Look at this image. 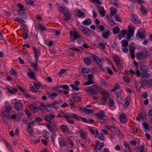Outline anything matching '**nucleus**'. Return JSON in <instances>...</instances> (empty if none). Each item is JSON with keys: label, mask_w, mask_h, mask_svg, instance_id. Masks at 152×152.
<instances>
[{"label": "nucleus", "mask_w": 152, "mask_h": 152, "mask_svg": "<svg viewBox=\"0 0 152 152\" xmlns=\"http://www.w3.org/2000/svg\"><path fill=\"white\" fill-rule=\"evenodd\" d=\"M99 88L96 86L94 85L91 88H86L84 89L85 91L89 94H95L99 93L98 90Z\"/></svg>", "instance_id": "obj_1"}, {"label": "nucleus", "mask_w": 152, "mask_h": 152, "mask_svg": "<svg viewBox=\"0 0 152 152\" xmlns=\"http://www.w3.org/2000/svg\"><path fill=\"white\" fill-rule=\"evenodd\" d=\"M148 56V52L146 50H142L136 54L137 57L140 60L147 58Z\"/></svg>", "instance_id": "obj_2"}, {"label": "nucleus", "mask_w": 152, "mask_h": 152, "mask_svg": "<svg viewBox=\"0 0 152 152\" xmlns=\"http://www.w3.org/2000/svg\"><path fill=\"white\" fill-rule=\"evenodd\" d=\"M78 28L84 35H89L91 34V32L89 29L84 26L79 25Z\"/></svg>", "instance_id": "obj_3"}, {"label": "nucleus", "mask_w": 152, "mask_h": 152, "mask_svg": "<svg viewBox=\"0 0 152 152\" xmlns=\"http://www.w3.org/2000/svg\"><path fill=\"white\" fill-rule=\"evenodd\" d=\"M135 27L133 26L130 27L127 32V39L129 41H130L131 38L133 37L134 35V30Z\"/></svg>", "instance_id": "obj_4"}, {"label": "nucleus", "mask_w": 152, "mask_h": 152, "mask_svg": "<svg viewBox=\"0 0 152 152\" xmlns=\"http://www.w3.org/2000/svg\"><path fill=\"white\" fill-rule=\"evenodd\" d=\"M91 57H92L94 60L95 61L96 63L102 69L103 66H102L103 63L101 60L98 58L97 56L95 55L92 54L91 55Z\"/></svg>", "instance_id": "obj_5"}, {"label": "nucleus", "mask_w": 152, "mask_h": 152, "mask_svg": "<svg viewBox=\"0 0 152 152\" xmlns=\"http://www.w3.org/2000/svg\"><path fill=\"white\" fill-rule=\"evenodd\" d=\"M64 116L65 118L67 119L68 121L70 119V118H74L77 120H80L78 118V115H77L74 113L71 114H65L64 115Z\"/></svg>", "instance_id": "obj_6"}, {"label": "nucleus", "mask_w": 152, "mask_h": 152, "mask_svg": "<svg viewBox=\"0 0 152 152\" xmlns=\"http://www.w3.org/2000/svg\"><path fill=\"white\" fill-rule=\"evenodd\" d=\"M104 146V144L103 143L100 142L99 141H96V145L94 148V150L96 151L97 148L100 151L102 150V148Z\"/></svg>", "instance_id": "obj_7"}, {"label": "nucleus", "mask_w": 152, "mask_h": 152, "mask_svg": "<svg viewBox=\"0 0 152 152\" xmlns=\"http://www.w3.org/2000/svg\"><path fill=\"white\" fill-rule=\"evenodd\" d=\"M58 9L63 14L68 11V9L65 7L61 4H59L58 5Z\"/></svg>", "instance_id": "obj_8"}, {"label": "nucleus", "mask_w": 152, "mask_h": 152, "mask_svg": "<svg viewBox=\"0 0 152 152\" xmlns=\"http://www.w3.org/2000/svg\"><path fill=\"white\" fill-rule=\"evenodd\" d=\"M132 21L134 23H139L140 22V21L138 18V16L134 14L132 15Z\"/></svg>", "instance_id": "obj_9"}, {"label": "nucleus", "mask_w": 152, "mask_h": 152, "mask_svg": "<svg viewBox=\"0 0 152 152\" xmlns=\"http://www.w3.org/2000/svg\"><path fill=\"white\" fill-rule=\"evenodd\" d=\"M104 112L101 110L99 113H96L95 114V115L99 119L102 118H104L105 116L104 114Z\"/></svg>", "instance_id": "obj_10"}, {"label": "nucleus", "mask_w": 152, "mask_h": 152, "mask_svg": "<svg viewBox=\"0 0 152 152\" xmlns=\"http://www.w3.org/2000/svg\"><path fill=\"white\" fill-rule=\"evenodd\" d=\"M137 35L141 39H145L146 38V35L142 30L138 31L137 32Z\"/></svg>", "instance_id": "obj_11"}, {"label": "nucleus", "mask_w": 152, "mask_h": 152, "mask_svg": "<svg viewBox=\"0 0 152 152\" xmlns=\"http://www.w3.org/2000/svg\"><path fill=\"white\" fill-rule=\"evenodd\" d=\"M127 34V31L126 30H124L121 31V32L119 34L118 39L121 40L122 38L125 36Z\"/></svg>", "instance_id": "obj_12"}, {"label": "nucleus", "mask_w": 152, "mask_h": 152, "mask_svg": "<svg viewBox=\"0 0 152 152\" xmlns=\"http://www.w3.org/2000/svg\"><path fill=\"white\" fill-rule=\"evenodd\" d=\"M14 108L17 110H20L22 109V104L19 102H16L14 104Z\"/></svg>", "instance_id": "obj_13"}, {"label": "nucleus", "mask_w": 152, "mask_h": 152, "mask_svg": "<svg viewBox=\"0 0 152 152\" xmlns=\"http://www.w3.org/2000/svg\"><path fill=\"white\" fill-rule=\"evenodd\" d=\"M120 120L121 123H124L126 121V116L124 113L121 114L119 116Z\"/></svg>", "instance_id": "obj_14"}, {"label": "nucleus", "mask_w": 152, "mask_h": 152, "mask_svg": "<svg viewBox=\"0 0 152 152\" xmlns=\"http://www.w3.org/2000/svg\"><path fill=\"white\" fill-rule=\"evenodd\" d=\"M98 12L101 16L103 17L105 16L106 11L103 7H99L98 9Z\"/></svg>", "instance_id": "obj_15"}, {"label": "nucleus", "mask_w": 152, "mask_h": 152, "mask_svg": "<svg viewBox=\"0 0 152 152\" xmlns=\"http://www.w3.org/2000/svg\"><path fill=\"white\" fill-rule=\"evenodd\" d=\"M88 129L92 134L96 135L98 134V132L97 130L95 128L91 127H89Z\"/></svg>", "instance_id": "obj_16"}, {"label": "nucleus", "mask_w": 152, "mask_h": 152, "mask_svg": "<svg viewBox=\"0 0 152 152\" xmlns=\"http://www.w3.org/2000/svg\"><path fill=\"white\" fill-rule=\"evenodd\" d=\"M83 24L86 26H88L92 23L91 20L89 18H87L85 20L82 22Z\"/></svg>", "instance_id": "obj_17"}, {"label": "nucleus", "mask_w": 152, "mask_h": 152, "mask_svg": "<svg viewBox=\"0 0 152 152\" xmlns=\"http://www.w3.org/2000/svg\"><path fill=\"white\" fill-rule=\"evenodd\" d=\"M81 110L82 112L85 113L86 114H90L93 113V111L91 110L83 108L81 109Z\"/></svg>", "instance_id": "obj_18"}, {"label": "nucleus", "mask_w": 152, "mask_h": 152, "mask_svg": "<svg viewBox=\"0 0 152 152\" xmlns=\"http://www.w3.org/2000/svg\"><path fill=\"white\" fill-rule=\"evenodd\" d=\"M34 52L35 55V57L36 61H37L38 60V53H40V51L39 50H37L36 48H33Z\"/></svg>", "instance_id": "obj_19"}, {"label": "nucleus", "mask_w": 152, "mask_h": 152, "mask_svg": "<svg viewBox=\"0 0 152 152\" xmlns=\"http://www.w3.org/2000/svg\"><path fill=\"white\" fill-rule=\"evenodd\" d=\"M29 106L30 110L33 112L35 113L38 111V109L35 105L30 104Z\"/></svg>", "instance_id": "obj_20"}, {"label": "nucleus", "mask_w": 152, "mask_h": 152, "mask_svg": "<svg viewBox=\"0 0 152 152\" xmlns=\"http://www.w3.org/2000/svg\"><path fill=\"white\" fill-rule=\"evenodd\" d=\"M60 128L63 132H66L69 131V129L67 126L64 125H61L60 126Z\"/></svg>", "instance_id": "obj_21"}, {"label": "nucleus", "mask_w": 152, "mask_h": 152, "mask_svg": "<svg viewBox=\"0 0 152 152\" xmlns=\"http://www.w3.org/2000/svg\"><path fill=\"white\" fill-rule=\"evenodd\" d=\"M76 15L79 17L81 18H83L86 17V15L85 13L80 11V10H79L77 13Z\"/></svg>", "instance_id": "obj_22"}, {"label": "nucleus", "mask_w": 152, "mask_h": 152, "mask_svg": "<svg viewBox=\"0 0 152 152\" xmlns=\"http://www.w3.org/2000/svg\"><path fill=\"white\" fill-rule=\"evenodd\" d=\"M121 46L123 48L126 47L128 45L129 42L127 40L123 39L121 42Z\"/></svg>", "instance_id": "obj_23"}, {"label": "nucleus", "mask_w": 152, "mask_h": 152, "mask_svg": "<svg viewBox=\"0 0 152 152\" xmlns=\"http://www.w3.org/2000/svg\"><path fill=\"white\" fill-rule=\"evenodd\" d=\"M23 11H18V14L20 15V16L23 17L24 18L26 19L27 17V15L26 13L23 12Z\"/></svg>", "instance_id": "obj_24"}, {"label": "nucleus", "mask_w": 152, "mask_h": 152, "mask_svg": "<svg viewBox=\"0 0 152 152\" xmlns=\"http://www.w3.org/2000/svg\"><path fill=\"white\" fill-rule=\"evenodd\" d=\"M140 12L143 15H146L148 12L147 9L144 7L143 5L140 7Z\"/></svg>", "instance_id": "obj_25"}, {"label": "nucleus", "mask_w": 152, "mask_h": 152, "mask_svg": "<svg viewBox=\"0 0 152 152\" xmlns=\"http://www.w3.org/2000/svg\"><path fill=\"white\" fill-rule=\"evenodd\" d=\"M113 60L117 65L119 66L120 65L121 60L118 57L116 56L114 57Z\"/></svg>", "instance_id": "obj_26"}, {"label": "nucleus", "mask_w": 152, "mask_h": 152, "mask_svg": "<svg viewBox=\"0 0 152 152\" xmlns=\"http://www.w3.org/2000/svg\"><path fill=\"white\" fill-rule=\"evenodd\" d=\"M27 131L29 134L32 135V134L33 132V129L31 127V126H30V125L29 124V125H27Z\"/></svg>", "instance_id": "obj_27"}, {"label": "nucleus", "mask_w": 152, "mask_h": 152, "mask_svg": "<svg viewBox=\"0 0 152 152\" xmlns=\"http://www.w3.org/2000/svg\"><path fill=\"white\" fill-rule=\"evenodd\" d=\"M102 37L105 39H107L110 36V31H105L102 34Z\"/></svg>", "instance_id": "obj_28"}, {"label": "nucleus", "mask_w": 152, "mask_h": 152, "mask_svg": "<svg viewBox=\"0 0 152 152\" xmlns=\"http://www.w3.org/2000/svg\"><path fill=\"white\" fill-rule=\"evenodd\" d=\"M4 144L6 145V147L8 148L9 151L12 152L13 151V149L12 148V145L10 144H9L5 140H4Z\"/></svg>", "instance_id": "obj_29"}, {"label": "nucleus", "mask_w": 152, "mask_h": 152, "mask_svg": "<svg viewBox=\"0 0 152 152\" xmlns=\"http://www.w3.org/2000/svg\"><path fill=\"white\" fill-rule=\"evenodd\" d=\"M27 74L29 77L31 78L34 80L36 79V77L35 76V74L33 72L30 71V72H28Z\"/></svg>", "instance_id": "obj_30"}, {"label": "nucleus", "mask_w": 152, "mask_h": 152, "mask_svg": "<svg viewBox=\"0 0 152 152\" xmlns=\"http://www.w3.org/2000/svg\"><path fill=\"white\" fill-rule=\"evenodd\" d=\"M82 73L84 76H86V74L90 72V70L88 68H85L82 70Z\"/></svg>", "instance_id": "obj_31"}, {"label": "nucleus", "mask_w": 152, "mask_h": 152, "mask_svg": "<svg viewBox=\"0 0 152 152\" xmlns=\"http://www.w3.org/2000/svg\"><path fill=\"white\" fill-rule=\"evenodd\" d=\"M72 98L74 100L77 102H80L81 101L80 97L77 95H73L72 96Z\"/></svg>", "instance_id": "obj_32"}, {"label": "nucleus", "mask_w": 152, "mask_h": 152, "mask_svg": "<svg viewBox=\"0 0 152 152\" xmlns=\"http://www.w3.org/2000/svg\"><path fill=\"white\" fill-rule=\"evenodd\" d=\"M110 16H113L115 15L117 12V10L114 8H110Z\"/></svg>", "instance_id": "obj_33"}, {"label": "nucleus", "mask_w": 152, "mask_h": 152, "mask_svg": "<svg viewBox=\"0 0 152 152\" xmlns=\"http://www.w3.org/2000/svg\"><path fill=\"white\" fill-rule=\"evenodd\" d=\"M64 15L66 20H69L70 19L71 15L69 12L68 11L64 13Z\"/></svg>", "instance_id": "obj_34"}, {"label": "nucleus", "mask_w": 152, "mask_h": 152, "mask_svg": "<svg viewBox=\"0 0 152 152\" xmlns=\"http://www.w3.org/2000/svg\"><path fill=\"white\" fill-rule=\"evenodd\" d=\"M106 17L109 20V23L111 26H113L115 25V23L114 20L112 19H111L108 15H106Z\"/></svg>", "instance_id": "obj_35"}, {"label": "nucleus", "mask_w": 152, "mask_h": 152, "mask_svg": "<svg viewBox=\"0 0 152 152\" xmlns=\"http://www.w3.org/2000/svg\"><path fill=\"white\" fill-rule=\"evenodd\" d=\"M44 118L45 120L48 121L50 123H52V118H51L49 115H47L44 117Z\"/></svg>", "instance_id": "obj_36"}, {"label": "nucleus", "mask_w": 152, "mask_h": 152, "mask_svg": "<svg viewBox=\"0 0 152 152\" xmlns=\"http://www.w3.org/2000/svg\"><path fill=\"white\" fill-rule=\"evenodd\" d=\"M17 6L19 8L18 11H24L26 10L23 5L20 3H18L17 4Z\"/></svg>", "instance_id": "obj_37"}, {"label": "nucleus", "mask_w": 152, "mask_h": 152, "mask_svg": "<svg viewBox=\"0 0 152 152\" xmlns=\"http://www.w3.org/2000/svg\"><path fill=\"white\" fill-rule=\"evenodd\" d=\"M43 135L45 139H48V136L50 134V133L47 131L46 130L43 131Z\"/></svg>", "instance_id": "obj_38"}, {"label": "nucleus", "mask_w": 152, "mask_h": 152, "mask_svg": "<svg viewBox=\"0 0 152 152\" xmlns=\"http://www.w3.org/2000/svg\"><path fill=\"white\" fill-rule=\"evenodd\" d=\"M120 30V28L118 26H116L114 28L113 32L114 33L117 34L119 32Z\"/></svg>", "instance_id": "obj_39"}, {"label": "nucleus", "mask_w": 152, "mask_h": 152, "mask_svg": "<svg viewBox=\"0 0 152 152\" xmlns=\"http://www.w3.org/2000/svg\"><path fill=\"white\" fill-rule=\"evenodd\" d=\"M116 96L118 102L121 104H122L124 100L122 98L121 96L118 94L116 95Z\"/></svg>", "instance_id": "obj_40"}, {"label": "nucleus", "mask_w": 152, "mask_h": 152, "mask_svg": "<svg viewBox=\"0 0 152 152\" xmlns=\"http://www.w3.org/2000/svg\"><path fill=\"white\" fill-rule=\"evenodd\" d=\"M148 67L147 66L143 65L141 66L140 69L143 72H146L148 70Z\"/></svg>", "instance_id": "obj_41"}, {"label": "nucleus", "mask_w": 152, "mask_h": 152, "mask_svg": "<svg viewBox=\"0 0 152 152\" xmlns=\"http://www.w3.org/2000/svg\"><path fill=\"white\" fill-rule=\"evenodd\" d=\"M73 36L74 39L80 38V36L79 34L76 31H74L73 32Z\"/></svg>", "instance_id": "obj_42"}, {"label": "nucleus", "mask_w": 152, "mask_h": 152, "mask_svg": "<svg viewBox=\"0 0 152 152\" xmlns=\"http://www.w3.org/2000/svg\"><path fill=\"white\" fill-rule=\"evenodd\" d=\"M63 102V101L58 99L55 101L53 102L52 103L51 105L53 106L56 104H61Z\"/></svg>", "instance_id": "obj_43"}, {"label": "nucleus", "mask_w": 152, "mask_h": 152, "mask_svg": "<svg viewBox=\"0 0 152 152\" xmlns=\"http://www.w3.org/2000/svg\"><path fill=\"white\" fill-rule=\"evenodd\" d=\"M109 2L111 4L114 5L116 7H118V3L115 0H110Z\"/></svg>", "instance_id": "obj_44"}, {"label": "nucleus", "mask_w": 152, "mask_h": 152, "mask_svg": "<svg viewBox=\"0 0 152 152\" xmlns=\"http://www.w3.org/2000/svg\"><path fill=\"white\" fill-rule=\"evenodd\" d=\"M84 60L85 63L86 65H89L91 64V61L89 58H84Z\"/></svg>", "instance_id": "obj_45"}, {"label": "nucleus", "mask_w": 152, "mask_h": 152, "mask_svg": "<svg viewBox=\"0 0 152 152\" xmlns=\"http://www.w3.org/2000/svg\"><path fill=\"white\" fill-rule=\"evenodd\" d=\"M7 89L11 94H13L18 91V90L16 88H12V89H10L8 88H7Z\"/></svg>", "instance_id": "obj_46"}, {"label": "nucleus", "mask_w": 152, "mask_h": 152, "mask_svg": "<svg viewBox=\"0 0 152 152\" xmlns=\"http://www.w3.org/2000/svg\"><path fill=\"white\" fill-rule=\"evenodd\" d=\"M109 105L110 107H112L114 106V102L113 99L109 98Z\"/></svg>", "instance_id": "obj_47"}, {"label": "nucleus", "mask_w": 152, "mask_h": 152, "mask_svg": "<svg viewBox=\"0 0 152 152\" xmlns=\"http://www.w3.org/2000/svg\"><path fill=\"white\" fill-rule=\"evenodd\" d=\"M99 47H100V48L102 49H104L105 48L106 44L103 43L102 42H99L98 44Z\"/></svg>", "instance_id": "obj_48"}, {"label": "nucleus", "mask_w": 152, "mask_h": 152, "mask_svg": "<svg viewBox=\"0 0 152 152\" xmlns=\"http://www.w3.org/2000/svg\"><path fill=\"white\" fill-rule=\"evenodd\" d=\"M142 76L144 77L148 78L150 77V75L148 72H145L142 74Z\"/></svg>", "instance_id": "obj_49"}, {"label": "nucleus", "mask_w": 152, "mask_h": 152, "mask_svg": "<svg viewBox=\"0 0 152 152\" xmlns=\"http://www.w3.org/2000/svg\"><path fill=\"white\" fill-rule=\"evenodd\" d=\"M25 2L29 5L32 6L34 5V2L31 0H25Z\"/></svg>", "instance_id": "obj_50"}, {"label": "nucleus", "mask_w": 152, "mask_h": 152, "mask_svg": "<svg viewBox=\"0 0 152 152\" xmlns=\"http://www.w3.org/2000/svg\"><path fill=\"white\" fill-rule=\"evenodd\" d=\"M142 125L146 130H150L148 125L145 122L143 123Z\"/></svg>", "instance_id": "obj_51"}, {"label": "nucleus", "mask_w": 152, "mask_h": 152, "mask_svg": "<svg viewBox=\"0 0 152 152\" xmlns=\"http://www.w3.org/2000/svg\"><path fill=\"white\" fill-rule=\"evenodd\" d=\"M146 84L149 87H151L152 86V80H146Z\"/></svg>", "instance_id": "obj_52"}, {"label": "nucleus", "mask_w": 152, "mask_h": 152, "mask_svg": "<svg viewBox=\"0 0 152 152\" xmlns=\"http://www.w3.org/2000/svg\"><path fill=\"white\" fill-rule=\"evenodd\" d=\"M39 26L40 28V30L42 31H46V28L43 25L39 23Z\"/></svg>", "instance_id": "obj_53"}, {"label": "nucleus", "mask_w": 152, "mask_h": 152, "mask_svg": "<svg viewBox=\"0 0 152 152\" xmlns=\"http://www.w3.org/2000/svg\"><path fill=\"white\" fill-rule=\"evenodd\" d=\"M59 143L61 147H64L65 146L66 144L65 142L63 140H61L59 141Z\"/></svg>", "instance_id": "obj_54"}, {"label": "nucleus", "mask_w": 152, "mask_h": 152, "mask_svg": "<svg viewBox=\"0 0 152 152\" xmlns=\"http://www.w3.org/2000/svg\"><path fill=\"white\" fill-rule=\"evenodd\" d=\"M28 37V34L27 33V31L26 32H24L23 33V36L22 37L24 40H25L27 39Z\"/></svg>", "instance_id": "obj_55"}, {"label": "nucleus", "mask_w": 152, "mask_h": 152, "mask_svg": "<svg viewBox=\"0 0 152 152\" xmlns=\"http://www.w3.org/2000/svg\"><path fill=\"white\" fill-rule=\"evenodd\" d=\"M98 121L102 124H105L107 122V119H104L103 118H102L99 119Z\"/></svg>", "instance_id": "obj_56"}, {"label": "nucleus", "mask_w": 152, "mask_h": 152, "mask_svg": "<svg viewBox=\"0 0 152 152\" xmlns=\"http://www.w3.org/2000/svg\"><path fill=\"white\" fill-rule=\"evenodd\" d=\"M100 100L103 105L107 101V99L104 97H102L101 98Z\"/></svg>", "instance_id": "obj_57"}, {"label": "nucleus", "mask_w": 152, "mask_h": 152, "mask_svg": "<svg viewBox=\"0 0 152 152\" xmlns=\"http://www.w3.org/2000/svg\"><path fill=\"white\" fill-rule=\"evenodd\" d=\"M34 86L37 90L39 89L40 87V84L39 83H34Z\"/></svg>", "instance_id": "obj_58"}, {"label": "nucleus", "mask_w": 152, "mask_h": 152, "mask_svg": "<svg viewBox=\"0 0 152 152\" xmlns=\"http://www.w3.org/2000/svg\"><path fill=\"white\" fill-rule=\"evenodd\" d=\"M70 86L72 88L73 90H75L76 91H77L79 90V88L75 86L73 84H70Z\"/></svg>", "instance_id": "obj_59"}, {"label": "nucleus", "mask_w": 152, "mask_h": 152, "mask_svg": "<svg viewBox=\"0 0 152 152\" xmlns=\"http://www.w3.org/2000/svg\"><path fill=\"white\" fill-rule=\"evenodd\" d=\"M93 83H94L93 82L92 80H89V81H88L87 82H86L84 83V85H89L91 84H93Z\"/></svg>", "instance_id": "obj_60"}, {"label": "nucleus", "mask_w": 152, "mask_h": 152, "mask_svg": "<svg viewBox=\"0 0 152 152\" xmlns=\"http://www.w3.org/2000/svg\"><path fill=\"white\" fill-rule=\"evenodd\" d=\"M10 73L11 74L13 75H17V73L16 72L12 69H11L10 71Z\"/></svg>", "instance_id": "obj_61"}, {"label": "nucleus", "mask_w": 152, "mask_h": 152, "mask_svg": "<svg viewBox=\"0 0 152 152\" xmlns=\"http://www.w3.org/2000/svg\"><path fill=\"white\" fill-rule=\"evenodd\" d=\"M106 70H105L108 73L110 74V75H112L113 74V72L108 67H107L106 69Z\"/></svg>", "instance_id": "obj_62"}, {"label": "nucleus", "mask_w": 152, "mask_h": 152, "mask_svg": "<svg viewBox=\"0 0 152 152\" xmlns=\"http://www.w3.org/2000/svg\"><path fill=\"white\" fill-rule=\"evenodd\" d=\"M67 70L64 69H61L60 72L58 73V75L60 76L62 74L64 73V72H65Z\"/></svg>", "instance_id": "obj_63"}, {"label": "nucleus", "mask_w": 152, "mask_h": 152, "mask_svg": "<svg viewBox=\"0 0 152 152\" xmlns=\"http://www.w3.org/2000/svg\"><path fill=\"white\" fill-rule=\"evenodd\" d=\"M30 89L32 92L35 93L37 91V90H36L32 85H30Z\"/></svg>", "instance_id": "obj_64"}]
</instances>
